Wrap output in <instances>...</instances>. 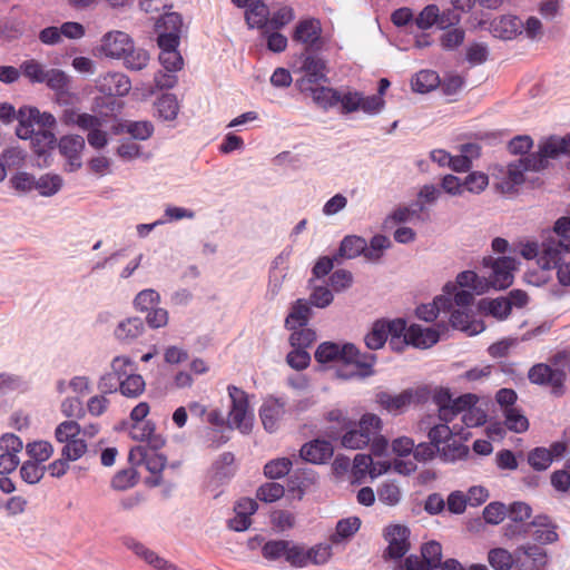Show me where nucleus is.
Here are the masks:
<instances>
[{
    "label": "nucleus",
    "mask_w": 570,
    "mask_h": 570,
    "mask_svg": "<svg viewBox=\"0 0 570 570\" xmlns=\"http://www.w3.org/2000/svg\"><path fill=\"white\" fill-rule=\"evenodd\" d=\"M146 387L145 380L141 375L132 373L120 380L119 392L130 399L140 396Z\"/></svg>",
    "instance_id": "obj_42"
},
{
    "label": "nucleus",
    "mask_w": 570,
    "mask_h": 570,
    "mask_svg": "<svg viewBox=\"0 0 570 570\" xmlns=\"http://www.w3.org/2000/svg\"><path fill=\"white\" fill-rule=\"evenodd\" d=\"M291 254L292 249L287 247L283 249L272 262L266 289V297L271 301L281 293L283 284L287 278Z\"/></svg>",
    "instance_id": "obj_13"
},
{
    "label": "nucleus",
    "mask_w": 570,
    "mask_h": 570,
    "mask_svg": "<svg viewBox=\"0 0 570 570\" xmlns=\"http://www.w3.org/2000/svg\"><path fill=\"white\" fill-rule=\"evenodd\" d=\"M462 428L453 424L450 428L445 423L433 424L428 432L429 440L439 449L442 444L452 440L453 435L461 434Z\"/></svg>",
    "instance_id": "obj_35"
},
{
    "label": "nucleus",
    "mask_w": 570,
    "mask_h": 570,
    "mask_svg": "<svg viewBox=\"0 0 570 570\" xmlns=\"http://www.w3.org/2000/svg\"><path fill=\"white\" fill-rule=\"evenodd\" d=\"M410 529L405 525L394 524L385 530V540L389 546L386 556L391 559H401L410 550Z\"/></svg>",
    "instance_id": "obj_17"
},
{
    "label": "nucleus",
    "mask_w": 570,
    "mask_h": 570,
    "mask_svg": "<svg viewBox=\"0 0 570 570\" xmlns=\"http://www.w3.org/2000/svg\"><path fill=\"white\" fill-rule=\"evenodd\" d=\"M361 525V520L356 517L343 519L336 524V532L333 535V542L337 543L341 540L352 537Z\"/></svg>",
    "instance_id": "obj_56"
},
{
    "label": "nucleus",
    "mask_w": 570,
    "mask_h": 570,
    "mask_svg": "<svg viewBox=\"0 0 570 570\" xmlns=\"http://www.w3.org/2000/svg\"><path fill=\"white\" fill-rule=\"evenodd\" d=\"M144 331L142 320L135 316L120 321L114 330V335L117 341L129 344L141 336Z\"/></svg>",
    "instance_id": "obj_27"
},
{
    "label": "nucleus",
    "mask_w": 570,
    "mask_h": 570,
    "mask_svg": "<svg viewBox=\"0 0 570 570\" xmlns=\"http://www.w3.org/2000/svg\"><path fill=\"white\" fill-rule=\"evenodd\" d=\"M391 246V240L384 235H375L366 243L365 258L371 262H377L385 249Z\"/></svg>",
    "instance_id": "obj_53"
},
{
    "label": "nucleus",
    "mask_w": 570,
    "mask_h": 570,
    "mask_svg": "<svg viewBox=\"0 0 570 570\" xmlns=\"http://www.w3.org/2000/svg\"><path fill=\"white\" fill-rule=\"evenodd\" d=\"M159 449L147 448V445H136L129 451V462L132 465H145L146 469L151 473V476L147 479V483L151 487H158L161 484L160 473L166 465V458L159 454Z\"/></svg>",
    "instance_id": "obj_8"
},
{
    "label": "nucleus",
    "mask_w": 570,
    "mask_h": 570,
    "mask_svg": "<svg viewBox=\"0 0 570 570\" xmlns=\"http://www.w3.org/2000/svg\"><path fill=\"white\" fill-rule=\"evenodd\" d=\"M430 390L426 386L416 389H406L400 394L392 395L389 392L381 391L376 393V403L389 413H402L411 404H421L429 400Z\"/></svg>",
    "instance_id": "obj_6"
},
{
    "label": "nucleus",
    "mask_w": 570,
    "mask_h": 570,
    "mask_svg": "<svg viewBox=\"0 0 570 570\" xmlns=\"http://www.w3.org/2000/svg\"><path fill=\"white\" fill-rule=\"evenodd\" d=\"M312 315V308L307 301L303 298L296 299L285 318V327L287 330H296L306 326Z\"/></svg>",
    "instance_id": "obj_30"
},
{
    "label": "nucleus",
    "mask_w": 570,
    "mask_h": 570,
    "mask_svg": "<svg viewBox=\"0 0 570 570\" xmlns=\"http://www.w3.org/2000/svg\"><path fill=\"white\" fill-rule=\"evenodd\" d=\"M27 454L36 462H45L53 454V446L48 441H35L26 445Z\"/></svg>",
    "instance_id": "obj_54"
},
{
    "label": "nucleus",
    "mask_w": 570,
    "mask_h": 570,
    "mask_svg": "<svg viewBox=\"0 0 570 570\" xmlns=\"http://www.w3.org/2000/svg\"><path fill=\"white\" fill-rule=\"evenodd\" d=\"M45 470L46 468L41 466L39 462L29 460L22 464L20 475L24 482L36 484L43 478Z\"/></svg>",
    "instance_id": "obj_63"
},
{
    "label": "nucleus",
    "mask_w": 570,
    "mask_h": 570,
    "mask_svg": "<svg viewBox=\"0 0 570 570\" xmlns=\"http://www.w3.org/2000/svg\"><path fill=\"white\" fill-rule=\"evenodd\" d=\"M121 59L127 69L139 71L144 69L149 62V53L142 48H135L134 42L131 49L128 50Z\"/></svg>",
    "instance_id": "obj_44"
},
{
    "label": "nucleus",
    "mask_w": 570,
    "mask_h": 570,
    "mask_svg": "<svg viewBox=\"0 0 570 570\" xmlns=\"http://www.w3.org/2000/svg\"><path fill=\"white\" fill-rule=\"evenodd\" d=\"M183 19L177 12H169L157 22V43L160 49L159 62L169 72L183 68L184 60L178 51Z\"/></svg>",
    "instance_id": "obj_2"
},
{
    "label": "nucleus",
    "mask_w": 570,
    "mask_h": 570,
    "mask_svg": "<svg viewBox=\"0 0 570 570\" xmlns=\"http://www.w3.org/2000/svg\"><path fill=\"white\" fill-rule=\"evenodd\" d=\"M456 287L470 288L475 292L478 295H481L489 291V284L485 277H480L473 271H464L458 274L455 282Z\"/></svg>",
    "instance_id": "obj_33"
},
{
    "label": "nucleus",
    "mask_w": 570,
    "mask_h": 570,
    "mask_svg": "<svg viewBox=\"0 0 570 570\" xmlns=\"http://www.w3.org/2000/svg\"><path fill=\"white\" fill-rule=\"evenodd\" d=\"M334 449L331 442L325 440H314L306 443L301 449V456L311 463H324L333 455Z\"/></svg>",
    "instance_id": "obj_25"
},
{
    "label": "nucleus",
    "mask_w": 570,
    "mask_h": 570,
    "mask_svg": "<svg viewBox=\"0 0 570 570\" xmlns=\"http://www.w3.org/2000/svg\"><path fill=\"white\" fill-rule=\"evenodd\" d=\"M315 360L320 363L344 360V344L340 345L333 342H324L315 351Z\"/></svg>",
    "instance_id": "obj_41"
},
{
    "label": "nucleus",
    "mask_w": 570,
    "mask_h": 570,
    "mask_svg": "<svg viewBox=\"0 0 570 570\" xmlns=\"http://www.w3.org/2000/svg\"><path fill=\"white\" fill-rule=\"evenodd\" d=\"M286 402L281 397H267L261 406L259 416L267 432H275L286 412Z\"/></svg>",
    "instance_id": "obj_19"
},
{
    "label": "nucleus",
    "mask_w": 570,
    "mask_h": 570,
    "mask_svg": "<svg viewBox=\"0 0 570 570\" xmlns=\"http://www.w3.org/2000/svg\"><path fill=\"white\" fill-rule=\"evenodd\" d=\"M110 368V372L120 381L135 373L136 364L129 356L120 355L112 358Z\"/></svg>",
    "instance_id": "obj_60"
},
{
    "label": "nucleus",
    "mask_w": 570,
    "mask_h": 570,
    "mask_svg": "<svg viewBox=\"0 0 570 570\" xmlns=\"http://www.w3.org/2000/svg\"><path fill=\"white\" fill-rule=\"evenodd\" d=\"M309 286L312 292L307 302L311 306L325 308L332 304L334 296L328 287L313 285V279H309Z\"/></svg>",
    "instance_id": "obj_49"
},
{
    "label": "nucleus",
    "mask_w": 570,
    "mask_h": 570,
    "mask_svg": "<svg viewBox=\"0 0 570 570\" xmlns=\"http://www.w3.org/2000/svg\"><path fill=\"white\" fill-rule=\"evenodd\" d=\"M478 400V396L471 393L454 399L452 403L439 409V420L442 423L449 424L460 415L466 406L469 407V405L476 404Z\"/></svg>",
    "instance_id": "obj_29"
},
{
    "label": "nucleus",
    "mask_w": 570,
    "mask_h": 570,
    "mask_svg": "<svg viewBox=\"0 0 570 570\" xmlns=\"http://www.w3.org/2000/svg\"><path fill=\"white\" fill-rule=\"evenodd\" d=\"M21 75L32 83H43L48 68L36 59H28L20 65Z\"/></svg>",
    "instance_id": "obj_43"
},
{
    "label": "nucleus",
    "mask_w": 570,
    "mask_h": 570,
    "mask_svg": "<svg viewBox=\"0 0 570 570\" xmlns=\"http://www.w3.org/2000/svg\"><path fill=\"white\" fill-rule=\"evenodd\" d=\"M488 562L494 570L517 568V549L513 552L504 548H493L488 552Z\"/></svg>",
    "instance_id": "obj_31"
},
{
    "label": "nucleus",
    "mask_w": 570,
    "mask_h": 570,
    "mask_svg": "<svg viewBox=\"0 0 570 570\" xmlns=\"http://www.w3.org/2000/svg\"><path fill=\"white\" fill-rule=\"evenodd\" d=\"M444 324H436V327H423L419 324H412L409 327L404 322V332L400 335L404 338V347L413 345L417 348H429L436 344L442 335L446 331Z\"/></svg>",
    "instance_id": "obj_11"
},
{
    "label": "nucleus",
    "mask_w": 570,
    "mask_h": 570,
    "mask_svg": "<svg viewBox=\"0 0 570 570\" xmlns=\"http://www.w3.org/2000/svg\"><path fill=\"white\" fill-rule=\"evenodd\" d=\"M129 434L131 439L140 442L139 445H147V448L161 449L165 444V439L155 433V424L151 421L134 423Z\"/></svg>",
    "instance_id": "obj_22"
},
{
    "label": "nucleus",
    "mask_w": 570,
    "mask_h": 570,
    "mask_svg": "<svg viewBox=\"0 0 570 570\" xmlns=\"http://www.w3.org/2000/svg\"><path fill=\"white\" fill-rule=\"evenodd\" d=\"M570 156V136H550L539 142L538 151L508 165L507 171L497 184L503 193H512L524 183V173L544 169L550 159Z\"/></svg>",
    "instance_id": "obj_1"
},
{
    "label": "nucleus",
    "mask_w": 570,
    "mask_h": 570,
    "mask_svg": "<svg viewBox=\"0 0 570 570\" xmlns=\"http://www.w3.org/2000/svg\"><path fill=\"white\" fill-rule=\"evenodd\" d=\"M121 541L127 549L131 550L137 557L141 558L145 562L153 566L155 569L157 566H159V562L163 558L159 557L155 551L147 548L144 543L131 537H124Z\"/></svg>",
    "instance_id": "obj_36"
},
{
    "label": "nucleus",
    "mask_w": 570,
    "mask_h": 570,
    "mask_svg": "<svg viewBox=\"0 0 570 570\" xmlns=\"http://www.w3.org/2000/svg\"><path fill=\"white\" fill-rule=\"evenodd\" d=\"M228 395L232 406L228 413V425L242 433H249L253 428L254 414L249 406L248 394L242 389L229 385Z\"/></svg>",
    "instance_id": "obj_5"
},
{
    "label": "nucleus",
    "mask_w": 570,
    "mask_h": 570,
    "mask_svg": "<svg viewBox=\"0 0 570 570\" xmlns=\"http://www.w3.org/2000/svg\"><path fill=\"white\" fill-rule=\"evenodd\" d=\"M60 154L66 158V169L76 171L81 166V153L85 149V139L79 135H66L58 141Z\"/></svg>",
    "instance_id": "obj_18"
},
{
    "label": "nucleus",
    "mask_w": 570,
    "mask_h": 570,
    "mask_svg": "<svg viewBox=\"0 0 570 570\" xmlns=\"http://www.w3.org/2000/svg\"><path fill=\"white\" fill-rule=\"evenodd\" d=\"M480 308L498 320H505L511 313V303L507 297L482 299Z\"/></svg>",
    "instance_id": "obj_40"
},
{
    "label": "nucleus",
    "mask_w": 570,
    "mask_h": 570,
    "mask_svg": "<svg viewBox=\"0 0 570 570\" xmlns=\"http://www.w3.org/2000/svg\"><path fill=\"white\" fill-rule=\"evenodd\" d=\"M234 454L230 452H224L213 464L214 478L218 481L228 480L235 472L234 468Z\"/></svg>",
    "instance_id": "obj_45"
},
{
    "label": "nucleus",
    "mask_w": 570,
    "mask_h": 570,
    "mask_svg": "<svg viewBox=\"0 0 570 570\" xmlns=\"http://www.w3.org/2000/svg\"><path fill=\"white\" fill-rule=\"evenodd\" d=\"M96 88L106 96L125 97L131 89V81L122 72L109 71L96 79Z\"/></svg>",
    "instance_id": "obj_15"
},
{
    "label": "nucleus",
    "mask_w": 570,
    "mask_h": 570,
    "mask_svg": "<svg viewBox=\"0 0 570 570\" xmlns=\"http://www.w3.org/2000/svg\"><path fill=\"white\" fill-rule=\"evenodd\" d=\"M529 535L541 544L558 541L557 524L548 515H537L529 522Z\"/></svg>",
    "instance_id": "obj_21"
},
{
    "label": "nucleus",
    "mask_w": 570,
    "mask_h": 570,
    "mask_svg": "<svg viewBox=\"0 0 570 570\" xmlns=\"http://www.w3.org/2000/svg\"><path fill=\"white\" fill-rule=\"evenodd\" d=\"M132 39L122 31L107 32L100 45V51L109 58L121 59V57L131 49Z\"/></svg>",
    "instance_id": "obj_20"
},
{
    "label": "nucleus",
    "mask_w": 570,
    "mask_h": 570,
    "mask_svg": "<svg viewBox=\"0 0 570 570\" xmlns=\"http://www.w3.org/2000/svg\"><path fill=\"white\" fill-rule=\"evenodd\" d=\"M80 434L81 426L75 420H67L57 425L55 439L58 443L63 444L61 456L70 461H77L86 454L88 445L86 441L80 438Z\"/></svg>",
    "instance_id": "obj_4"
},
{
    "label": "nucleus",
    "mask_w": 570,
    "mask_h": 570,
    "mask_svg": "<svg viewBox=\"0 0 570 570\" xmlns=\"http://www.w3.org/2000/svg\"><path fill=\"white\" fill-rule=\"evenodd\" d=\"M505 426L515 433H523L529 429V421L519 409H508L503 413Z\"/></svg>",
    "instance_id": "obj_52"
},
{
    "label": "nucleus",
    "mask_w": 570,
    "mask_h": 570,
    "mask_svg": "<svg viewBox=\"0 0 570 570\" xmlns=\"http://www.w3.org/2000/svg\"><path fill=\"white\" fill-rule=\"evenodd\" d=\"M371 439L360 426L347 431L342 436V445L346 449L357 450L367 445Z\"/></svg>",
    "instance_id": "obj_58"
},
{
    "label": "nucleus",
    "mask_w": 570,
    "mask_h": 570,
    "mask_svg": "<svg viewBox=\"0 0 570 570\" xmlns=\"http://www.w3.org/2000/svg\"><path fill=\"white\" fill-rule=\"evenodd\" d=\"M291 331L288 341L292 347L307 350L316 341V333L309 327L303 326Z\"/></svg>",
    "instance_id": "obj_50"
},
{
    "label": "nucleus",
    "mask_w": 570,
    "mask_h": 570,
    "mask_svg": "<svg viewBox=\"0 0 570 570\" xmlns=\"http://www.w3.org/2000/svg\"><path fill=\"white\" fill-rule=\"evenodd\" d=\"M464 38L465 31L462 28H449L443 30L440 43L445 50H454L463 43Z\"/></svg>",
    "instance_id": "obj_62"
},
{
    "label": "nucleus",
    "mask_w": 570,
    "mask_h": 570,
    "mask_svg": "<svg viewBox=\"0 0 570 570\" xmlns=\"http://www.w3.org/2000/svg\"><path fill=\"white\" fill-rule=\"evenodd\" d=\"M483 266L490 268L489 276L485 277L489 289H504L513 283V272L517 269V261L509 256L494 258L487 256L483 258Z\"/></svg>",
    "instance_id": "obj_10"
},
{
    "label": "nucleus",
    "mask_w": 570,
    "mask_h": 570,
    "mask_svg": "<svg viewBox=\"0 0 570 570\" xmlns=\"http://www.w3.org/2000/svg\"><path fill=\"white\" fill-rule=\"evenodd\" d=\"M365 238L356 235H348L342 239L337 256L346 259H353L360 255L365 256Z\"/></svg>",
    "instance_id": "obj_32"
},
{
    "label": "nucleus",
    "mask_w": 570,
    "mask_h": 570,
    "mask_svg": "<svg viewBox=\"0 0 570 570\" xmlns=\"http://www.w3.org/2000/svg\"><path fill=\"white\" fill-rule=\"evenodd\" d=\"M521 19L512 14L502 16L491 23V32L495 38L502 40L515 39L521 36Z\"/></svg>",
    "instance_id": "obj_24"
},
{
    "label": "nucleus",
    "mask_w": 570,
    "mask_h": 570,
    "mask_svg": "<svg viewBox=\"0 0 570 570\" xmlns=\"http://www.w3.org/2000/svg\"><path fill=\"white\" fill-rule=\"evenodd\" d=\"M455 291V285L451 282L443 286L442 294L436 296L432 303L422 304L416 308V316L425 322L434 321L441 312H446L452 307L451 295Z\"/></svg>",
    "instance_id": "obj_16"
},
{
    "label": "nucleus",
    "mask_w": 570,
    "mask_h": 570,
    "mask_svg": "<svg viewBox=\"0 0 570 570\" xmlns=\"http://www.w3.org/2000/svg\"><path fill=\"white\" fill-rule=\"evenodd\" d=\"M469 448L459 441L451 440L438 449L439 456L444 462H455L469 455Z\"/></svg>",
    "instance_id": "obj_38"
},
{
    "label": "nucleus",
    "mask_w": 570,
    "mask_h": 570,
    "mask_svg": "<svg viewBox=\"0 0 570 570\" xmlns=\"http://www.w3.org/2000/svg\"><path fill=\"white\" fill-rule=\"evenodd\" d=\"M292 468V462L287 458H279L269 461L264 466V473L269 479H279L286 475Z\"/></svg>",
    "instance_id": "obj_64"
},
{
    "label": "nucleus",
    "mask_w": 570,
    "mask_h": 570,
    "mask_svg": "<svg viewBox=\"0 0 570 570\" xmlns=\"http://www.w3.org/2000/svg\"><path fill=\"white\" fill-rule=\"evenodd\" d=\"M521 36L523 35L530 41H539L542 39L544 29L539 18L529 16L525 20L521 19Z\"/></svg>",
    "instance_id": "obj_57"
},
{
    "label": "nucleus",
    "mask_w": 570,
    "mask_h": 570,
    "mask_svg": "<svg viewBox=\"0 0 570 570\" xmlns=\"http://www.w3.org/2000/svg\"><path fill=\"white\" fill-rule=\"evenodd\" d=\"M125 131L137 140H147L154 134V125L150 121H129L125 126Z\"/></svg>",
    "instance_id": "obj_61"
},
{
    "label": "nucleus",
    "mask_w": 570,
    "mask_h": 570,
    "mask_svg": "<svg viewBox=\"0 0 570 570\" xmlns=\"http://www.w3.org/2000/svg\"><path fill=\"white\" fill-rule=\"evenodd\" d=\"M337 104L341 105L343 114L363 111L368 116L379 115L385 107L384 98L380 96H365L356 90H338Z\"/></svg>",
    "instance_id": "obj_7"
},
{
    "label": "nucleus",
    "mask_w": 570,
    "mask_h": 570,
    "mask_svg": "<svg viewBox=\"0 0 570 570\" xmlns=\"http://www.w3.org/2000/svg\"><path fill=\"white\" fill-rule=\"evenodd\" d=\"M32 147L38 156H43L48 150L53 149L57 138L51 130L39 129L31 138Z\"/></svg>",
    "instance_id": "obj_48"
},
{
    "label": "nucleus",
    "mask_w": 570,
    "mask_h": 570,
    "mask_svg": "<svg viewBox=\"0 0 570 570\" xmlns=\"http://www.w3.org/2000/svg\"><path fill=\"white\" fill-rule=\"evenodd\" d=\"M548 564L547 551L531 543L517 547L518 570H544Z\"/></svg>",
    "instance_id": "obj_14"
},
{
    "label": "nucleus",
    "mask_w": 570,
    "mask_h": 570,
    "mask_svg": "<svg viewBox=\"0 0 570 570\" xmlns=\"http://www.w3.org/2000/svg\"><path fill=\"white\" fill-rule=\"evenodd\" d=\"M322 33L321 22L317 19H305L297 23L293 33V40L313 48L320 41Z\"/></svg>",
    "instance_id": "obj_23"
},
{
    "label": "nucleus",
    "mask_w": 570,
    "mask_h": 570,
    "mask_svg": "<svg viewBox=\"0 0 570 570\" xmlns=\"http://www.w3.org/2000/svg\"><path fill=\"white\" fill-rule=\"evenodd\" d=\"M404 332V320L376 321L371 331L366 334L364 341L370 350H379L384 346L389 340V345L393 351L402 352L404 350V338L400 335Z\"/></svg>",
    "instance_id": "obj_3"
},
{
    "label": "nucleus",
    "mask_w": 570,
    "mask_h": 570,
    "mask_svg": "<svg viewBox=\"0 0 570 570\" xmlns=\"http://www.w3.org/2000/svg\"><path fill=\"white\" fill-rule=\"evenodd\" d=\"M302 70L304 77L302 79V87L306 83H320L326 81V65L325 61L316 56L308 55L304 58Z\"/></svg>",
    "instance_id": "obj_26"
},
{
    "label": "nucleus",
    "mask_w": 570,
    "mask_h": 570,
    "mask_svg": "<svg viewBox=\"0 0 570 570\" xmlns=\"http://www.w3.org/2000/svg\"><path fill=\"white\" fill-rule=\"evenodd\" d=\"M412 88L420 94H426L440 85V77L433 70H421L412 79Z\"/></svg>",
    "instance_id": "obj_39"
},
{
    "label": "nucleus",
    "mask_w": 570,
    "mask_h": 570,
    "mask_svg": "<svg viewBox=\"0 0 570 570\" xmlns=\"http://www.w3.org/2000/svg\"><path fill=\"white\" fill-rule=\"evenodd\" d=\"M138 474L134 468L118 471L112 480L111 488L116 491L128 490L137 483Z\"/></svg>",
    "instance_id": "obj_55"
},
{
    "label": "nucleus",
    "mask_w": 570,
    "mask_h": 570,
    "mask_svg": "<svg viewBox=\"0 0 570 570\" xmlns=\"http://www.w3.org/2000/svg\"><path fill=\"white\" fill-rule=\"evenodd\" d=\"M375 362L374 354L361 353L354 344L345 343L343 364L345 366L354 365L355 370H338L337 375L344 380L371 376Z\"/></svg>",
    "instance_id": "obj_9"
},
{
    "label": "nucleus",
    "mask_w": 570,
    "mask_h": 570,
    "mask_svg": "<svg viewBox=\"0 0 570 570\" xmlns=\"http://www.w3.org/2000/svg\"><path fill=\"white\" fill-rule=\"evenodd\" d=\"M157 116L165 121H173L179 112V102L174 94H164L155 104Z\"/></svg>",
    "instance_id": "obj_34"
},
{
    "label": "nucleus",
    "mask_w": 570,
    "mask_h": 570,
    "mask_svg": "<svg viewBox=\"0 0 570 570\" xmlns=\"http://www.w3.org/2000/svg\"><path fill=\"white\" fill-rule=\"evenodd\" d=\"M43 83L58 95H61L68 91L70 78L65 71L51 68L46 71V80H43Z\"/></svg>",
    "instance_id": "obj_46"
},
{
    "label": "nucleus",
    "mask_w": 570,
    "mask_h": 570,
    "mask_svg": "<svg viewBox=\"0 0 570 570\" xmlns=\"http://www.w3.org/2000/svg\"><path fill=\"white\" fill-rule=\"evenodd\" d=\"M160 302V295L157 291L153 288H147L140 291L135 299L134 306L137 311L140 312H149L155 308Z\"/></svg>",
    "instance_id": "obj_51"
},
{
    "label": "nucleus",
    "mask_w": 570,
    "mask_h": 570,
    "mask_svg": "<svg viewBox=\"0 0 570 570\" xmlns=\"http://www.w3.org/2000/svg\"><path fill=\"white\" fill-rule=\"evenodd\" d=\"M552 461V454L546 448H535L528 454V463L537 471L547 470Z\"/></svg>",
    "instance_id": "obj_59"
},
{
    "label": "nucleus",
    "mask_w": 570,
    "mask_h": 570,
    "mask_svg": "<svg viewBox=\"0 0 570 570\" xmlns=\"http://www.w3.org/2000/svg\"><path fill=\"white\" fill-rule=\"evenodd\" d=\"M62 187V178L57 174H46L36 178V189L41 196L50 197L57 194Z\"/></svg>",
    "instance_id": "obj_47"
},
{
    "label": "nucleus",
    "mask_w": 570,
    "mask_h": 570,
    "mask_svg": "<svg viewBox=\"0 0 570 570\" xmlns=\"http://www.w3.org/2000/svg\"><path fill=\"white\" fill-rule=\"evenodd\" d=\"M269 10L267 6L259 0L250 3L245 12V19L249 28H263L268 26Z\"/></svg>",
    "instance_id": "obj_37"
},
{
    "label": "nucleus",
    "mask_w": 570,
    "mask_h": 570,
    "mask_svg": "<svg viewBox=\"0 0 570 570\" xmlns=\"http://www.w3.org/2000/svg\"><path fill=\"white\" fill-rule=\"evenodd\" d=\"M528 379L533 384L550 386L556 395L563 393L566 373L559 367L544 363L535 364L529 370Z\"/></svg>",
    "instance_id": "obj_12"
},
{
    "label": "nucleus",
    "mask_w": 570,
    "mask_h": 570,
    "mask_svg": "<svg viewBox=\"0 0 570 570\" xmlns=\"http://www.w3.org/2000/svg\"><path fill=\"white\" fill-rule=\"evenodd\" d=\"M445 313H450L449 320L453 328L465 332L469 335H475L484 328L481 323L472 321V309L452 308Z\"/></svg>",
    "instance_id": "obj_28"
}]
</instances>
